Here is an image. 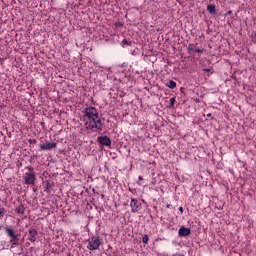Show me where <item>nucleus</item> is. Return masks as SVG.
<instances>
[{
    "instance_id": "nucleus-1",
    "label": "nucleus",
    "mask_w": 256,
    "mask_h": 256,
    "mask_svg": "<svg viewBox=\"0 0 256 256\" xmlns=\"http://www.w3.org/2000/svg\"><path fill=\"white\" fill-rule=\"evenodd\" d=\"M83 120L85 121L84 127L87 131L95 133V131H103V120L99 117V110L93 106H87L83 109Z\"/></svg>"
},
{
    "instance_id": "nucleus-2",
    "label": "nucleus",
    "mask_w": 256,
    "mask_h": 256,
    "mask_svg": "<svg viewBox=\"0 0 256 256\" xmlns=\"http://www.w3.org/2000/svg\"><path fill=\"white\" fill-rule=\"evenodd\" d=\"M101 238L99 236H92L88 239L87 249L89 251H97L101 247Z\"/></svg>"
},
{
    "instance_id": "nucleus-3",
    "label": "nucleus",
    "mask_w": 256,
    "mask_h": 256,
    "mask_svg": "<svg viewBox=\"0 0 256 256\" xmlns=\"http://www.w3.org/2000/svg\"><path fill=\"white\" fill-rule=\"evenodd\" d=\"M24 183L25 185H35V180L37 179L35 176V171L32 167H28V172L24 174Z\"/></svg>"
},
{
    "instance_id": "nucleus-4",
    "label": "nucleus",
    "mask_w": 256,
    "mask_h": 256,
    "mask_svg": "<svg viewBox=\"0 0 256 256\" xmlns=\"http://www.w3.org/2000/svg\"><path fill=\"white\" fill-rule=\"evenodd\" d=\"M6 234L11 238L10 243H12V245H19V236L15 234V230H13V228L6 227Z\"/></svg>"
},
{
    "instance_id": "nucleus-5",
    "label": "nucleus",
    "mask_w": 256,
    "mask_h": 256,
    "mask_svg": "<svg viewBox=\"0 0 256 256\" xmlns=\"http://www.w3.org/2000/svg\"><path fill=\"white\" fill-rule=\"evenodd\" d=\"M131 212L137 213L141 209V202L139 200L132 198L130 202Z\"/></svg>"
},
{
    "instance_id": "nucleus-6",
    "label": "nucleus",
    "mask_w": 256,
    "mask_h": 256,
    "mask_svg": "<svg viewBox=\"0 0 256 256\" xmlns=\"http://www.w3.org/2000/svg\"><path fill=\"white\" fill-rule=\"evenodd\" d=\"M57 143L56 142H46L40 145L41 151H51V149H56Z\"/></svg>"
},
{
    "instance_id": "nucleus-7",
    "label": "nucleus",
    "mask_w": 256,
    "mask_h": 256,
    "mask_svg": "<svg viewBox=\"0 0 256 256\" xmlns=\"http://www.w3.org/2000/svg\"><path fill=\"white\" fill-rule=\"evenodd\" d=\"M98 143L100 145H104L105 147H111V138L108 136H100L98 137Z\"/></svg>"
},
{
    "instance_id": "nucleus-8",
    "label": "nucleus",
    "mask_w": 256,
    "mask_h": 256,
    "mask_svg": "<svg viewBox=\"0 0 256 256\" xmlns=\"http://www.w3.org/2000/svg\"><path fill=\"white\" fill-rule=\"evenodd\" d=\"M178 235L180 237H189V235H191V228L181 226L178 230Z\"/></svg>"
},
{
    "instance_id": "nucleus-9",
    "label": "nucleus",
    "mask_w": 256,
    "mask_h": 256,
    "mask_svg": "<svg viewBox=\"0 0 256 256\" xmlns=\"http://www.w3.org/2000/svg\"><path fill=\"white\" fill-rule=\"evenodd\" d=\"M37 230L35 228H32L29 230V236H28V241H31V243H35L37 241Z\"/></svg>"
},
{
    "instance_id": "nucleus-10",
    "label": "nucleus",
    "mask_w": 256,
    "mask_h": 256,
    "mask_svg": "<svg viewBox=\"0 0 256 256\" xmlns=\"http://www.w3.org/2000/svg\"><path fill=\"white\" fill-rule=\"evenodd\" d=\"M15 211L19 215H25V206L23 204H20Z\"/></svg>"
},
{
    "instance_id": "nucleus-11",
    "label": "nucleus",
    "mask_w": 256,
    "mask_h": 256,
    "mask_svg": "<svg viewBox=\"0 0 256 256\" xmlns=\"http://www.w3.org/2000/svg\"><path fill=\"white\" fill-rule=\"evenodd\" d=\"M207 11H209V13L211 15H215L217 13L215 5H213V4H210V5L207 6Z\"/></svg>"
},
{
    "instance_id": "nucleus-12",
    "label": "nucleus",
    "mask_w": 256,
    "mask_h": 256,
    "mask_svg": "<svg viewBox=\"0 0 256 256\" xmlns=\"http://www.w3.org/2000/svg\"><path fill=\"white\" fill-rule=\"evenodd\" d=\"M166 87H169V89H175V87H177V82L170 80L166 83Z\"/></svg>"
},
{
    "instance_id": "nucleus-13",
    "label": "nucleus",
    "mask_w": 256,
    "mask_h": 256,
    "mask_svg": "<svg viewBox=\"0 0 256 256\" xmlns=\"http://www.w3.org/2000/svg\"><path fill=\"white\" fill-rule=\"evenodd\" d=\"M142 243H144L145 245H147V243H149V236L147 234H145L142 237Z\"/></svg>"
},
{
    "instance_id": "nucleus-14",
    "label": "nucleus",
    "mask_w": 256,
    "mask_h": 256,
    "mask_svg": "<svg viewBox=\"0 0 256 256\" xmlns=\"http://www.w3.org/2000/svg\"><path fill=\"white\" fill-rule=\"evenodd\" d=\"M122 45H123V47H125V45H128L129 47H131L132 43H131V41H129V40H127V39H124V40L122 41Z\"/></svg>"
},
{
    "instance_id": "nucleus-15",
    "label": "nucleus",
    "mask_w": 256,
    "mask_h": 256,
    "mask_svg": "<svg viewBox=\"0 0 256 256\" xmlns=\"http://www.w3.org/2000/svg\"><path fill=\"white\" fill-rule=\"evenodd\" d=\"M187 51L191 52V51H195V44H189L187 46Z\"/></svg>"
},
{
    "instance_id": "nucleus-16",
    "label": "nucleus",
    "mask_w": 256,
    "mask_h": 256,
    "mask_svg": "<svg viewBox=\"0 0 256 256\" xmlns=\"http://www.w3.org/2000/svg\"><path fill=\"white\" fill-rule=\"evenodd\" d=\"M2 217H5V209L0 207V219H2Z\"/></svg>"
},
{
    "instance_id": "nucleus-17",
    "label": "nucleus",
    "mask_w": 256,
    "mask_h": 256,
    "mask_svg": "<svg viewBox=\"0 0 256 256\" xmlns=\"http://www.w3.org/2000/svg\"><path fill=\"white\" fill-rule=\"evenodd\" d=\"M175 97H172L171 99H170V107H173V105H175Z\"/></svg>"
},
{
    "instance_id": "nucleus-18",
    "label": "nucleus",
    "mask_w": 256,
    "mask_h": 256,
    "mask_svg": "<svg viewBox=\"0 0 256 256\" xmlns=\"http://www.w3.org/2000/svg\"><path fill=\"white\" fill-rule=\"evenodd\" d=\"M194 53H203V49L195 48Z\"/></svg>"
},
{
    "instance_id": "nucleus-19",
    "label": "nucleus",
    "mask_w": 256,
    "mask_h": 256,
    "mask_svg": "<svg viewBox=\"0 0 256 256\" xmlns=\"http://www.w3.org/2000/svg\"><path fill=\"white\" fill-rule=\"evenodd\" d=\"M252 39H253V42L256 43V33L253 34Z\"/></svg>"
},
{
    "instance_id": "nucleus-20",
    "label": "nucleus",
    "mask_w": 256,
    "mask_h": 256,
    "mask_svg": "<svg viewBox=\"0 0 256 256\" xmlns=\"http://www.w3.org/2000/svg\"><path fill=\"white\" fill-rule=\"evenodd\" d=\"M180 214L183 215V206L179 207Z\"/></svg>"
},
{
    "instance_id": "nucleus-21",
    "label": "nucleus",
    "mask_w": 256,
    "mask_h": 256,
    "mask_svg": "<svg viewBox=\"0 0 256 256\" xmlns=\"http://www.w3.org/2000/svg\"><path fill=\"white\" fill-rule=\"evenodd\" d=\"M172 256H185V255H183V254H181V253H176V254H174V255H172Z\"/></svg>"
},
{
    "instance_id": "nucleus-22",
    "label": "nucleus",
    "mask_w": 256,
    "mask_h": 256,
    "mask_svg": "<svg viewBox=\"0 0 256 256\" xmlns=\"http://www.w3.org/2000/svg\"><path fill=\"white\" fill-rule=\"evenodd\" d=\"M204 71H206V73H209L211 69H204Z\"/></svg>"
},
{
    "instance_id": "nucleus-23",
    "label": "nucleus",
    "mask_w": 256,
    "mask_h": 256,
    "mask_svg": "<svg viewBox=\"0 0 256 256\" xmlns=\"http://www.w3.org/2000/svg\"><path fill=\"white\" fill-rule=\"evenodd\" d=\"M30 143H37L36 140H30Z\"/></svg>"
},
{
    "instance_id": "nucleus-24",
    "label": "nucleus",
    "mask_w": 256,
    "mask_h": 256,
    "mask_svg": "<svg viewBox=\"0 0 256 256\" xmlns=\"http://www.w3.org/2000/svg\"><path fill=\"white\" fill-rule=\"evenodd\" d=\"M139 181H143V177L139 176Z\"/></svg>"
},
{
    "instance_id": "nucleus-25",
    "label": "nucleus",
    "mask_w": 256,
    "mask_h": 256,
    "mask_svg": "<svg viewBox=\"0 0 256 256\" xmlns=\"http://www.w3.org/2000/svg\"><path fill=\"white\" fill-rule=\"evenodd\" d=\"M207 116H208V117H211V114H208Z\"/></svg>"
},
{
    "instance_id": "nucleus-26",
    "label": "nucleus",
    "mask_w": 256,
    "mask_h": 256,
    "mask_svg": "<svg viewBox=\"0 0 256 256\" xmlns=\"http://www.w3.org/2000/svg\"><path fill=\"white\" fill-rule=\"evenodd\" d=\"M231 11H228V14L230 15Z\"/></svg>"
}]
</instances>
